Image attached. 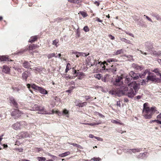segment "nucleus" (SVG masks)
<instances>
[{
  "instance_id": "nucleus-1",
  "label": "nucleus",
  "mask_w": 161,
  "mask_h": 161,
  "mask_svg": "<svg viewBox=\"0 0 161 161\" xmlns=\"http://www.w3.org/2000/svg\"><path fill=\"white\" fill-rule=\"evenodd\" d=\"M142 112L143 116L146 119L151 118L153 114L154 113L158 114L159 113L155 106L150 108L148 106V103L144 104Z\"/></svg>"
},
{
  "instance_id": "nucleus-2",
  "label": "nucleus",
  "mask_w": 161,
  "mask_h": 161,
  "mask_svg": "<svg viewBox=\"0 0 161 161\" xmlns=\"http://www.w3.org/2000/svg\"><path fill=\"white\" fill-rule=\"evenodd\" d=\"M122 76L123 78H125L124 80V83L125 84L127 85L130 87H132L135 90L138 89L139 85L136 83V81H133L131 82L132 80V78L131 77H130V76L126 74H122Z\"/></svg>"
},
{
  "instance_id": "nucleus-3",
  "label": "nucleus",
  "mask_w": 161,
  "mask_h": 161,
  "mask_svg": "<svg viewBox=\"0 0 161 161\" xmlns=\"http://www.w3.org/2000/svg\"><path fill=\"white\" fill-rule=\"evenodd\" d=\"M128 88L125 86H123L121 87L119 90L115 92L110 91L109 93H112V95L116 94L120 96L121 95H127V94L128 91Z\"/></svg>"
},
{
  "instance_id": "nucleus-4",
  "label": "nucleus",
  "mask_w": 161,
  "mask_h": 161,
  "mask_svg": "<svg viewBox=\"0 0 161 161\" xmlns=\"http://www.w3.org/2000/svg\"><path fill=\"white\" fill-rule=\"evenodd\" d=\"M27 87L29 89L31 86L33 89L38 91L40 93L43 94H47V91L44 88L39 87L34 84H28L27 85Z\"/></svg>"
},
{
  "instance_id": "nucleus-5",
  "label": "nucleus",
  "mask_w": 161,
  "mask_h": 161,
  "mask_svg": "<svg viewBox=\"0 0 161 161\" xmlns=\"http://www.w3.org/2000/svg\"><path fill=\"white\" fill-rule=\"evenodd\" d=\"M37 111H38V113L42 114H54V109H53L51 112L47 111L43 107L39 106Z\"/></svg>"
},
{
  "instance_id": "nucleus-6",
  "label": "nucleus",
  "mask_w": 161,
  "mask_h": 161,
  "mask_svg": "<svg viewBox=\"0 0 161 161\" xmlns=\"http://www.w3.org/2000/svg\"><path fill=\"white\" fill-rule=\"evenodd\" d=\"M129 75L131 78H133L134 80H137L140 77V74L135 73L132 71L129 73Z\"/></svg>"
},
{
  "instance_id": "nucleus-7",
  "label": "nucleus",
  "mask_w": 161,
  "mask_h": 161,
  "mask_svg": "<svg viewBox=\"0 0 161 161\" xmlns=\"http://www.w3.org/2000/svg\"><path fill=\"white\" fill-rule=\"evenodd\" d=\"M123 78L122 75L120 76H118L115 79V81L114 82V85L118 86H120L122 82L121 81L122 79Z\"/></svg>"
},
{
  "instance_id": "nucleus-8",
  "label": "nucleus",
  "mask_w": 161,
  "mask_h": 161,
  "mask_svg": "<svg viewBox=\"0 0 161 161\" xmlns=\"http://www.w3.org/2000/svg\"><path fill=\"white\" fill-rule=\"evenodd\" d=\"M133 89V88H131L128 91L126 95L128 97L132 98L136 95V91H137L138 89L136 90H135L134 92Z\"/></svg>"
},
{
  "instance_id": "nucleus-9",
  "label": "nucleus",
  "mask_w": 161,
  "mask_h": 161,
  "mask_svg": "<svg viewBox=\"0 0 161 161\" xmlns=\"http://www.w3.org/2000/svg\"><path fill=\"white\" fill-rule=\"evenodd\" d=\"M145 49L147 51H149L153 48L152 44L150 42H146L144 44Z\"/></svg>"
},
{
  "instance_id": "nucleus-10",
  "label": "nucleus",
  "mask_w": 161,
  "mask_h": 161,
  "mask_svg": "<svg viewBox=\"0 0 161 161\" xmlns=\"http://www.w3.org/2000/svg\"><path fill=\"white\" fill-rule=\"evenodd\" d=\"M21 114V113L19 110L15 109L11 113V115L14 116L15 118H17L20 116Z\"/></svg>"
},
{
  "instance_id": "nucleus-11",
  "label": "nucleus",
  "mask_w": 161,
  "mask_h": 161,
  "mask_svg": "<svg viewBox=\"0 0 161 161\" xmlns=\"http://www.w3.org/2000/svg\"><path fill=\"white\" fill-rule=\"evenodd\" d=\"M132 67L134 69H136L141 70L144 68V67L142 66H140L137 64L133 63L132 64Z\"/></svg>"
},
{
  "instance_id": "nucleus-12",
  "label": "nucleus",
  "mask_w": 161,
  "mask_h": 161,
  "mask_svg": "<svg viewBox=\"0 0 161 161\" xmlns=\"http://www.w3.org/2000/svg\"><path fill=\"white\" fill-rule=\"evenodd\" d=\"M19 136L22 138L30 137V134L27 132H22L19 133Z\"/></svg>"
},
{
  "instance_id": "nucleus-13",
  "label": "nucleus",
  "mask_w": 161,
  "mask_h": 161,
  "mask_svg": "<svg viewBox=\"0 0 161 161\" xmlns=\"http://www.w3.org/2000/svg\"><path fill=\"white\" fill-rule=\"evenodd\" d=\"M31 75V74L29 72L26 71L22 74V78L26 81L27 77Z\"/></svg>"
},
{
  "instance_id": "nucleus-14",
  "label": "nucleus",
  "mask_w": 161,
  "mask_h": 161,
  "mask_svg": "<svg viewBox=\"0 0 161 161\" xmlns=\"http://www.w3.org/2000/svg\"><path fill=\"white\" fill-rule=\"evenodd\" d=\"M12 128L15 130L20 129V123L19 122H16L12 126Z\"/></svg>"
},
{
  "instance_id": "nucleus-15",
  "label": "nucleus",
  "mask_w": 161,
  "mask_h": 161,
  "mask_svg": "<svg viewBox=\"0 0 161 161\" xmlns=\"http://www.w3.org/2000/svg\"><path fill=\"white\" fill-rule=\"evenodd\" d=\"M9 100L10 101V103H12L15 107H17L18 103L13 97H10Z\"/></svg>"
},
{
  "instance_id": "nucleus-16",
  "label": "nucleus",
  "mask_w": 161,
  "mask_h": 161,
  "mask_svg": "<svg viewBox=\"0 0 161 161\" xmlns=\"http://www.w3.org/2000/svg\"><path fill=\"white\" fill-rule=\"evenodd\" d=\"M3 71L5 73H8L9 72L10 69L6 65H4Z\"/></svg>"
},
{
  "instance_id": "nucleus-17",
  "label": "nucleus",
  "mask_w": 161,
  "mask_h": 161,
  "mask_svg": "<svg viewBox=\"0 0 161 161\" xmlns=\"http://www.w3.org/2000/svg\"><path fill=\"white\" fill-rule=\"evenodd\" d=\"M89 54V53H88V54H87L86 53H81V52H78L77 54L76 57L78 58L80 56H85L86 57L87 56H88Z\"/></svg>"
},
{
  "instance_id": "nucleus-18",
  "label": "nucleus",
  "mask_w": 161,
  "mask_h": 161,
  "mask_svg": "<svg viewBox=\"0 0 161 161\" xmlns=\"http://www.w3.org/2000/svg\"><path fill=\"white\" fill-rule=\"evenodd\" d=\"M20 129L23 128H26L27 125V123L25 121H22L20 122Z\"/></svg>"
},
{
  "instance_id": "nucleus-19",
  "label": "nucleus",
  "mask_w": 161,
  "mask_h": 161,
  "mask_svg": "<svg viewBox=\"0 0 161 161\" xmlns=\"http://www.w3.org/2000/svg\"><path fill=\"white\" fill-rule=\"evenodd\" d=\"M62 113L63 116L65 115L67 118L69 117V112L67 110L64 109L63 110Z\"/></svg>"
},
{
  "instance_id": "nucleus-20",
  "label": "nucleus",
  "mask_w": 161,
  "mask_h": 161,
  "mask_svg": "<svg viewBox=\"0 0 161 161\" xmlns=\"http://www.w3.org/2000/svg\"><path fill=\"white\" fill-rule=\"evenodd\" d=\"M31 62L30 61L29 62L27 61H25L23 63V66L26 68H28L30 66V64Z\"/></svg>"
},
{
  "instance_id": "nucleus-21",
  "label": "nucleus",
  "mask_w": 161,
  "mask_h": 161,
  "mask_svg": "<svg viewBox=\"0 0 161 161\" xmlns=\"http://www.w3.org/2000/svg\"><path fill=\"white\" fill-rule=\"evenodd\" d=\"M70 154V153L68 151L62 153L61 154H60L59 155V156L60 157L63 158L69 155Z\"/></svg>"
},
{
  "instance_id": "nucleus-22",
  "label": "nucleus",
  "mask_w": 161,
  "mask_h": 161,
  "mask_svg": "<svg viewBox=\"0 0 161 161\" xmlns=\"http://www.w3.org/2000/svg\"><path fill=\"white\" fill-rule=\"evenodd\" d=\"M156 78H154L153 75H148L147 77V79L148 80H151L153 82H154Z\"/></svg>"
},
{
  "instance_id": "nucleus-23",
  "label": "nucleus",
  "mask_w": 161,
  "mask_h": 161,
  "mask_svg": "<svg viewBox=\"0 0 161 161\" xmlns=\"http://www.w3.org/2000/svg\"><path fill=\"white\" fill-rule=\"evenodd\" d=\"M148 72V69H147L145 70L143 74H140V77L141 78H144Z\"/></svg>"
},
{
  "instance_id": "nucleus-24",
  "label": "nucleus",
  "mask_w": 161,
  "mask_h": 161,
  "mask_svg": "<svg viewBox=\"0 0 161 161\" xmlns=\"http://www.w3.org/2000/svg\"><path fill=\"white\" fill-rule=\"evenodd\" d=\"M120 40L122 42H124L126 43L130 44H131V42L126 38H120Z\"/></svg>"
},
{
  "instance_id": "nucleus-25",
  "label": "nucleus",
  "mask_w": 161,
  "mask_h": 161,
  "mask_svg": "<svg viewBox=\"0 0 161 161\" xmlns=\"http://www.w3.org/2000/svg\"><path fill=\"white\" fill-rule=\"evenodd\" d=\"M37 39V37L36 36L31 37L29 40V42H33L35 41Z\"/></svg>"
},
{
  "instance_id": "nucleus-26",
  "label": "nucleus",
  "mask_w": 161,
  "mask_h": 161,
  "mask_svg": "<svg viewBox=\"0 0 161 161\" xmlns=\"http://www.w3.org/2000/svg\"><path fill=\"white\" fill-rule=\"evenodd\" d=\"M9 61L8 58L4 56H0V61Z\"/></svg>"
},
{
  "instance_id": "nucleus-27",
  "label": "nucleus",
  "mask_w": 161,
  "mask_h": 161,
  "mask_svg": "<svg viewBox=\"0 0 161 161\" xmlns=\"http://www.w3.org/2000/svg\"><path fill=\"white\" fill-rule=\"evenodd\" d=\"M47 56L48 59H50L54 57L55 58H57V56H55V54L54 53L49 54Z\"/></svg>"
},
{
  "instance_id": "nucleus-28",
  "label": "nucleus",
  "mask_w": 161,
  "mask_h": 161,
  "mask_svg": "<svg viewBox=\"0 0 161 161\" xmlns=\"http://www.w3.org/2000/svg\"><path fill=\"white\" fill-rule=\"evenodd\" d=\"M59 41L58 39H55L53 41L52 44L53 45L55 46L56 47H57L58 46V43Z\"/></svg>"
},
{
  "instance_id": "nucleus-29",
  "label": "nucleus",
  "mask_w": 161,
  "mask_h": 161,
  "mask_svg": "<svg viewBox=\"0 0 161 161\" xmlns=\"http://www.w3.org/2000/svg\"><path fill=\"white\" fill-rule=\"evenodd\" d=\"M123 53V50L122 49L118 50L115 53H114L113 55H117Z\"/></svg>"
},
{
  "instance_id": "nucleus-30",
  "label": "nucleus",
  "mask_w": 161,
  "mask_h": 161,
  "mask_svg": "<svg viewBox=\"0 0 161 161\" xmlns=\"http://www.w3.org/2000/svg\"><path fill=\"white\" fill-rule=\"evenodd\" d=\"M117 61V60L115 58H111L108 59L107 60V62L110 63L112 62H116Z\"/></svg>"
},
{
  "instance_id": "nucleus-31",
  "label": "nucleus",
  "mask_w": 161,
  "mask_h": 161,
  "mask_svg": "<svg viewBox=\"0 0 161 161\" xmlns=\"http://www.w3.org/2000/svg\"><path fill=\"white\" fill-rule=\"evenodd\" d=\"M153 54L156 56H161V51H159L158 52L154 51L153 53Z\"/></svg>"
},
{
  "instance_id": "nucleus-32",
  "label": "nucleus",
  "mask_w": 161,
  "mask_h": 161,
  "mask_svg": "<svg viewBox=\"0 0 161 161\" xmlns=\"http://www.w3.org/2000/svg\"><path fill=\"white\" fill-rule=\"evenodd\" d=\"M70 69V64L69 63H68L67 64L66 68L65 69V72L67 73L68 71Z\"/></svg>"
},
{
  "instance_id": "nucleus-33",
  "label": "nucleus",
  "mask_w": 161,
  "mask_h": 161,
  "mask_svg": "<svg viewBox=\"0 0 161 161\" xmlns=\"http://www.w3.org/2000/svg\"><path fill=\"white\" fill-rule=\"evenodd\" d=\"M39 106L37 104L34 105L32 107V110L37 111L39 108Z\"/></svg>"
},
{
  "instance_id": "nucleus-34",
  "label": "nucleus",
  "mask_w": 161,
  "mask_h": 161,
  "mask_svg": "<svg viewBox=\"0 0 161 161\" xmlns=\"http://www.w3.org/2000/svg\"><path fill=\"white\" fill-rule=\"evenodd\" d=\"M87 104V103L83 102L82 103H79V104L77 105V106L79 107H83V106L86 105Z\"/></svg>"
},
{
  "instance_id": "nucleus-35",
  "label": "nucleus",
  "mask_w": 161,
  "mask_h": 161,
  "mask_svg": "<svg viewBox=\"0 0 161 161\" xmlns=\"http://www.w3.org/2000/svg\"><path fill=\"white\" fill-rule=\"evenodd\" d=\"M80 13L83 17H85L88 15L86 13L83 11L80 12Z\"/></svg>"
},
{
  "instance_id": "nucleus-36",
  "label": "nucleus",
  "mask_w": 161,
  "mask_h": 161,
  "mask_svg": "<svg viewBox=\"0 0 161 161\" xmlns=\"http://www.w3.org/2000/svg\"><path fill=\"white\" fill-rule=\"evenodd\" d=\"M132 151L134 153H135L136 152H139L140 151V149L139 148H136V149H130L129 151ZM129 152H130V151Z\"/></svg>"
},
{
  "instance_id": "nucleus-37",
  "label": "nucleus",
  "mask_w": 161,
  "mask_h": 161,
  "mask_svg": "<svg viewBox=\"0 0 161 161\" xmlns=\"http://www.w3.org/2000/svg\"><path fill=\"white\" fill-rule=\"evenodd\" d=\"M94 76L96 78H97L98 80H100L102 77V75L101 74H96L94 75Z\"/></svg>"
},
{
  "instance_id": "nucleus-38",
  "label": "nucleus",
  "mask_w": 161,
  "mask_h": 161,
  "mask_svg": "<svg viewBox=\"0 0 161 161\" xmlns=\"http://www.w3.org/2000/svg\"><path fill=\"white\" fill-rule=\"evenodd\" d=\"M92 60L93 61V63L91 62H88V64L89 65H90V67H91V66H93L95 64V60L93 59H92Z\"/></svg>"
},
{
  "instance_id": "nucleus-39",
  "label": "nucleus",
  "mask_w": 161,
  "mask_h": 161,
  "mask_svg": "<svg viewBox=\"0 0 161 161\" xmlns=\"http://www.w3.org/2000/svg\"><path fill=\"white\" fill-rule=\"evenodd\" d=\"M37 159L39 161H45L46 160L45 158L43 157H38Z\"/></svg>"
},
{
  "instance_id": "nucleus-40",
  "label": "nucleus",
  "mask_w": 161,
  "mask_h": 161,
  "mask_svg": "<svg viewBox=\"0 0 161 161\" xmlns=\"http://www.w3.org/2000/svg\"><path fill=\"white\" fill-rule=\"evenodd\" d=\"M54 113H55L56 114H57L59 116H61L62 115H63L62 112L61 113V112L59 111L58 110H56L55 111L54 110Z\"/></svg>"
},
{
  "instance_id": "nucleus-41",
  "label": "nucleus",
  "mask_w": 161,
  "mask_h": 161,
  "mask_svg": "<svg viewBox=\"0 0 161 161\" xmlns=\"http://www.w3.org/2000/svg\"><path fill=\"white\" fill-rule=\"evenodd\" d=\"M111 122L113 123H114V124H119L120 125H122V123H120L118 121L116 120H111Z\"/></svg>"
},
{
  "instance_id": "nucleus-42",
  "label": "nucleus",
  "mask_w": 161,
  "mask_h": 161,
  "mask_svg": "<svg viewBox=\"0 0 161 161\" xmlns=\"http://www.w3.org/2000/svg\"><path fill=\"white\" fill-rule=\"evenodd\" d=\"M37 46L34 44L32 45L31 46H29L30 49H34L36 48Z\"/></svg>"
},
{
  "instance_id": "nucleus-43",
  "label": "nucleus",
  "mask_w": 161,
  "mask_h": 161,
  "mask_svg": "<svg viewBox=\"0 0 161 161\" xmlns=\"http://www.w3.org/2000/svg\"><path fill=\"white\" fill-rule=\"evenodd\" d=\"M14 69H15V70H17L18 72H21V69L20 67H13V68Z\"/></svg>"
},
{
  "instance_id": "nucleus-44",
  "label": "nucleus",
  "mask_w": 161,
  "mask_h": 161,
  "mask_svg": "<svg viewBox=\"0 0 161 161\" xmlns=\"http://www.w3.org/2000/svg\"><path fill=\"white\" fill-rule=\"evenodd\" d=\"M137 50L140 51L141 54H143L145 55V56H146L148 54V53H147L146 52H144L141 50H139V49H137Z\"/></svg>"
},
{
  "instance_id": "nucleus-45",
  "label": "nucleus",
  "mask_w": 161,
  "mask_h": 161,
  "mask_svg": "<svg viewBox=\"0 0 161 161\" xmlns=\"http://www.w3.org/2000/svg\"><path fill=\"white\" fill-rule=\"evenodd\" d=\"M108 70L109 72H111L113 73H114L116 71V69L115 68H110Z\"/></svg>"
},
{
  "instance_id": "nucleus-46",
  "label": "nucleus",
  "mask_w": 161,
  "mask_h": 161,
  "mask_svg": "<svg viewBox=\"0 0 161 161\" xmlns=\"http://www.w3.org/2000/svg\"><path fill=\"white\" fill-rule=\"evenodd\" d=\"M99 124H100V123H87L85 124H86V125H91V126H93L94 125H98Z\"/></svg>"
},
{
  "instance_id": "nucleus-47",
  "label": "nucleus",
  "mask_w": 161,
  "mask_h": 161,
  "mask_svg": "<svg viewBox=\"0 0 161 161\" xmlns=\"http://www.w3.org/2000/svg\"><path fill=\"white\" fill-rule=\"evenodd\" d=\"M140 84L141 85H144L146 84L145 81L144 80H141Z\"/></svg>"
},
{
  "instance_id": "nucleus-48",
  "label": "nucleus",
  "mask_w": 161,
  "mask_h": 161,
  "mask_svg": "<svg viewBox=\"0 0 161 161\" xmlns=\"http://www.w3.org/2000/svg\"><path fill=\"white\" fill-rule=\"evenodd\" d=\"M64 78L68 80V79H72L73 78V76H69V75H66Z\"/></svg>"
},
{
  "instance_id": "nucleus-49",
  "label": "nucleus",
  "mask_w": 161,
  "mask_h": 161,
  "mask_svg": "<svg viewBox=\"0 0 161 161\" xmlns=\"http://www.w3.org/2000/svg\"><path fill=\"white\" fill-rule=\"evenodd\" d=\"M91 160H93L94 161H99L100 160H101V159L99 158L94 157L93 158H92L91 159Z\"/></svg>"
},
{
  "instance_id": "nucleus-50",
  "label": "nucleus",
  "mask_w": 161,
  "mask_h": 161,
  "mask_svg": "<svg viewBox=\"0 0 161 161\" xmlns=\"http://www.w3.org/2000/svg\"><path fill=\"white\" fill-rule=\"evenodd\" d=\"M152 71L156 73H157L158 72H159V70L158 68H156L153 70H152Z\"/></svg>"
},
{
  "instance_id": "nucleus-51",
  "label": "nucleus",
  "mask_w": 161,
  "mask_h": 161,
  "mask_svg": "<svg viewBox=\"0 0 161 161\" xmlns=\"http://www.w3.org/2000/svg\"><path fill=\"white\" fill-rule=\"evenodd\" d=\"M83 30L86 32H87L89 31V29L87 26H85L84 27Z\"/></svg>"
},
{
  "instance_id": "nucleus-52",
  "label": "nucleus",
  "mask_w": 161,
  "mask_h": 161,
  "mask_svg": "<svg viewBox=\"0 0 161 161\" xmlns=\"http://www.w3.org/2000/svg\"><path fill=\"white\" fill-rule=\"evenodd\" d=\"M155 81L154 82H157V83H160L161 82V80L159 78H155Z\"/></svg>"
},
{
  "instance_id": "nucleus-53",
  "label": "nucleus",
  "mask_w": 161,
  "mask_h": 161,
  "mask_svg": "<svg viewBox=\"0 0 161 161\" xmlns=\"http://www.w3.org/2000/svg\"><path fill=\"white\" fill-rule=\"evenodd\" d=\"M95 138L97 139L98 141H103V140L102 138L99 137H95Z\"/></svg>"
},
{
  "instance_id": "nucleus-54",
  "label": "nucleus",
  "mask_w": 161,
  "mask_h": 161,
  "mask_svg": "<svg viewBox=\"0 0 161 161\" xmlns=\"http://www.w3.org/2000/svg\"><path fill=\"white\" fill-rule=\"evenodd\" d=\"M144 16H146V19L149 21L152 22H153V21L152 20V19L150 18H149L148 16H146L145 15H144Z\"/></svg>"
},
{
  "instance_id": "nucleus-55",
  "label": "nucleus",
  "mask_w": 161,
  "mask_h": 161,
  "mask_svg": "<svg viewBox=\"0 0 161 161\" xmlns=\"http://www.w3.org/2000/svg\"><path fill=\"white\" fill-rule=\"evenodd\" d=\"M68 143L70 145H73L74 146H75V147L77 145V144H76V143H70V142H68Z\"/></svg>"
},
{
  "instance_id": "nucleus-56",
  "label": "nucleus",
  "mask_w": 161,
  "mask_h": 161,
  "mask_svg": "<svg viewBox=\"0 0 161 161\" xmlns=\"http://www.w3.org/2000/svg\"><path fill=\"white\" fill-rule=\"evenodd\" d=\"M125 32L126 33V34H128V35H129L130 36L134 37V36L131 33H129L128 32L126 31H125Z\"/></svg>"
},
{
  "instance_id": "nucleus-57",
  "label": "nucleus",
  "mask_w": 161,
  "mask_h": 161,
  "mask_svg": "<svg viewBox=\"0 0 161 161\" xmlns=\"http://www.w3.org/2000/svg\"><path fill=\"white\" fill-rule=\"evenodd\" d=\"M108 36L110 37V38L112 40H114V36H113L110 34L108 35Z\"/></svg>"
},
{
  "instance_id": "nucleus-58",
  "label": "nucleus",
  "mask_w": 161,
  "mask_h": 161,
  "mask_svg": "<svg viewBox=\"0 0 161 161\" xmlns=\"http://www.w3.org/2000/svg\"><path fill=\"white\" fill-rule=\"evenodd\" d=\"M83 97H84V98L86 100H87L90 98L89 96H86Z\"/></svg>"
},
{
  "instance_id": "nucleus-59",
  "label": "nucleus",
  "mask_w": 161,
  "mask_h": 161,
  "mask_svg": "<svg viewBox=\"0 0 161 161\" xmlns=\"http://www.w3.org/2000/svg\"><path fill=\"white\" fill-rule=\"evenodd\" d=\"M79 74V73L78 72H77V71L76 70H74V75H75V74H76V76H77L78 75V74Z\"/></svg>"
},
{
  "instance_id": "nucleus-60",
  "label": "nucleus",
  "mask_w": 161,
  "mask_h": 161,
  "mask_svg": "<svg viewBox=\"0 0 161 161\" xmlns=\"http://www.w3.org/2000/svg\"><path fill=\"white\" fill-rule=\"evenodd\" d=\"M116 104H117V106H119V107H120V106H121V104L120 103V102L119 101H117Z\"/></svg>"
},
{
  "instance_id": "nucleus-61",
  "label": "nucleus",
  "mask_w": 161,
  "mask_h": 161,
  "mask_svg": "<svg viewBox=\"0 0 161 161\" xmlns=\"http://www.w3.org/2000/svg\"><path fill=\"white\" fill-rule=\"evenodd\" d=\"M68 1L71 3H75L77 2L76 0H69Z\"/></svg>"
},
{
  "instance_id": "nucleus-62",
  "label": "nucleus",
  "mask_w": 161,
  "mask_h": 161,
  "mask_svg": "<svg viewBox=\"0 0 161 161\" xmlns=\"http://www.w3.org/2000/svg\"><path fill=\"white\" fill-rule=\"evenodd\" d=\"M157 119H159L160 120H161V113H160L157 116Z\"/></svg>"
},
{
  "instance_id": "nucleus-63",
  "label": "nucleus",
  "mask_w": 161,
  "mask_h": 161,
  "mask_svg": "<svg viewBox=\"0 0 161 161\" xmlns=\"http://www.w3.org/2000/svg\"><path fill=\"white\" fill-rule=\"evenodd\" d=\"M96 19H97V20L99 22H102L103 21L102 20L100 19L99 18L97 17L96 18Z\"/></svg>"
},
{
  "instance_id": "nucleus-64",
  "label": "nucleus",
  "mask_w": 161,
  "mask_h": 161,
  "mask_svg": "<svg viewBox=\"0 0 161 161\" xmlns=\"http://www.w3.org/2000/svg\"><path fill=\"white\" fill-rule=\"evenodd\" d=\"M94 3L95 4H96L97 6H99V3L98 2L96 1L94 2Z\"/></svg>"
}]
</instances>
